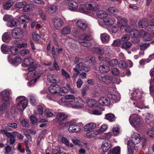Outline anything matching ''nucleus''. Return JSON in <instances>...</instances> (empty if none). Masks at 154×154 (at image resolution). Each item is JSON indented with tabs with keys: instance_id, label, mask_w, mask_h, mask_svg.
Listing matches in <instances>:
<instances>
[{
	"instance_id": "obj_29",
	"label": "nucleus",
	"mask_w": 154,
	"mask_h": 154,
	"mask_svg": "<svg viewBox=\"0 0 154 154\" xmlns=\"http://www.w3.org/2000/svg\"><path fill=\"white\" fill-rule=\"evenodd\" d=\"M99 69V71L102 73H107L110 70L109 66L106 64H103L100 65Z\"/></svg>"
},
{
	"instance_id": "obj_23",
	"label": "nucleus",
	"mask_w": 154,
	"mask_h": 154,
	"mask_svg": "<svg viewBox=\"0 0 154 154\" xmlns=\"http://www.w3.org/2000/svg\"><path fill=\"white\" fill-rule=\"evenodd\" d=\"M9 62L11 64L17 65L19 64L21 62V59L20 57L18 56L15 57L13 60H12L11 57V56L8 57Z\"/></svg>"
},
{
	"instance_id": "obj_50",
	"label": "nucleus",
	"mask_w": 154,
	"mask_h": 154,
	"mask_svg": "<svg viewBox=\"0 0 154 154\" xmlns=\"http://www.w3.org/2000/svg\"><path fill=\"white\" fill-rule=\"evenodd\" d=\"M17 23L12 19L10 21H8L7 23V25L10 27H14L17 26Z\"/></svg>"
},
{
	"instance_id": "obj_54",
	"label": "nucleus",
	"mask_w": 154,
	"mask_h": 154,
	"mask_svg": "<svg viewBox=\"0 0 154 154\" xmlns=\"http://www.w3.org/2000/svg\"><path fill=\"white\" fill-rule=\"evenodd\" d=\"M118 63V61L116 59H112L110 60L109 62V65L112 66H114L117 65Z\"/></svg>"
},
{
	"instance_id": "obj_8",
	"label": "nucleus",
	"mask_w": 154,
	"mask_h": 154,
	"mask_svg": "<svg viewBox=\"0 0 154 154\" xmlns=\"http://www.w3.org/2000/svg\"><path fill=\"white\" fill-rule=\"evenodd\" d=\"M49 91L51 94L62 92L63 93H67L68 90L65 87H63L61 89L60 87L57 84L51 85L49 88Z\"/></svg>"
},
{
	"instance_id": "obj_32",
	"label": "nucleus",
	"mask_w": 154,
	"mask_h": 154,
	"mask_svg": "<svg viewBox=\"0 0 154 154\" xmlns=\"http://www.w3.org/2000/svg\"><path fill=\"white\" fill-rule=\"evenodd\" d=\"M29 20V17L25 15L19 17L17 19L18 21L20 23H23L24 22L28 23Z\"/></svg>"
},
{
	"instance_id": "obj_12",
	"label": "nucleus",
	"mask_w": 154,
	"mask_h": 154,
	"mask_svg": "<svg viewBox=\"0 0 154 154\" xmlns=\"http://www.w3.org/2000/svg\"><path fill=\"white\" fill-rule=\"evenodd\" d=\"M94 52L98 54H103L105 57H107L109 56V52L110 48L108 47H105L103 48H95L93 49Z\"/></svg>"
},
{
	"instance_id": "obj_57",
	"label": "nucleus",
	"mask_w": 154,
	"mask_h": 154,
	"mask_svg": "<svg viewBox=\"0 0 154 154\" xmlns=\"http://www.w3.org/2000/svg\"><path fill=\"white\" fill-rule=\"evenodd\" d=\"M10 50L11 54L13 55H15L18 53V49L15 47H11L10 48Z\"/></svg>"
},
{
	"instance_id": "obj_25",
	"label": "nucleus",
	"mask_w": 154,
	"mask_h": 154,
	"mask_svg": "<svg viewBox=\"0 0 154 154\" xmlns=\"http://www.w3.org/2000/svg\"><path fill=\"white\" fill-rule=\"evenodd\" d=\"M101 133L102 131L100 130H94L86 134V136L88 137L91 138L96 137Z\"/></svg>"
},
{
	"instance_id": "obj_21",
	"label": "nucleus",
	"mask_w": 154,
	"mask_h": 154,
	"mask_svg": "<svg viewBox=\"0 0 154 154\" xmlns=\"http://www.w3.org/2000/svg\"><path fill=\"white\" fill-rule=\"evenodd\" d=\"M131 36L134 38L132 39V41L134 43H137L140 42L139 38H137V37L139 35L140 32L139 31L135 29H133L131 32Z\"/></svg>"
},
{
	"instance_id": "obj_60",
	"label": "nucleus",
	"mask_w": 154,
	"mask_h": 154,
	"mask_svg": "<svg viewBox=\"0 0 154 154\" xmlns=\"http://www.w3.org/2000/svg\"><path fill=\"white\" fill-rule=\"evenodd\" d=\"M21 124L23 127H28L29 126V121L26 119H23L22 120Z\"/></svg>"
},
{
	"instance_id": "obj_64",
	"label": "nucleus",
	"mask_w": 154,
	"mask_h": 154,
	"mask_svg": "<svg viewBox=\"0 0 154 154\" xmlns=\"http://www.w3.org/2000/svg\"><path fill=\"white\" fill-rule=\"evenodd\" d=\"M147 134L152 139H154V131L152 129H149L147 132Z\"/></svg>"
},
{
	"instance_id": "obj_36",
	"label": "nucleus",
	"mask_w": 154,
	"mask_h": 154,
	"mask_svg": "<svg viewBox=\"0 0 154 154\" xmlns=\"http://www.w3.org/2000/svg\"><path fill=\"white\" fill-rule=\"evenodd\" d=\"M71 27L69 26H66L63 28L60 31L61 33L63 35H67L70 33Z\"/></svg>"
},
{
	"instance_id": "obj_14",
	"label": "nucleus",
	"mask_w": 154,
	"mask_h": 154,
	"mask_svg": "<svg viewBox=\"0 0 154 154\" xmlns=\"http://www.w3.org/2000/svg\"><path fill=\"white\" fill-rule=\"evenodd\" d=\"M52 21L54 26V29H57L59 27L63 24V22L62 20L58 17L53 18Z\"/></svg>"
},
{
	"instance_id": "obj_39",
	"label": "nucleus",
	"mask_w": 154,
	"mask_h": 154,
	"mask_svg": "<svg viewBox=\"0 0 154 154\" xmlns=\"http://www.w3.org/2000/svg\"><path fill=\"white\" fill-rule=\"evenodd\" d=\"M107 11L114 15H116L119 12V10L118 8L115 7H111L107 9Z\"/></svg>"
},
{
	"instance_id": "obj_55",
	"label": "nucleus",
	"mask_w": 154,
	"mask_h": 154,
	"mask_svg": "<svg viewBox=\"0 0 154 154\" xmlns=\"http://www.w3.org/2000/svg\"><path fill=\"white\" fill-rule=\"evenodd\" d=\"M138 45L140 47V49L141 50H144L146 49L149 45V44L148 43H146L142 44L139 43Z\"/></svg>"
},
{
	"instance_id": "obj_44",
	"label": "nucleus",
	"mask_w": 154,
	"mask_h": 154,
	"mask_svg": "<svg viewBox=\"0 0 154 154\" xmlns=\"http://www.w3.org/2000/svg\"><path fill=\"white\" fill-rule=\"evenodd\" d=\"M119 66L121 69H125L128 66V64L125 61L122 60L119 62Z\"/></svg>"
},
{
	"instance_id": "obj_28",
	"label": "nucleus",
	"mask_w": 154,
	"mask_h": 154,
	"mask_svg": "<svg viewBox=\"0 0 154 154\" xmlns=\"http://www.w3.org/2000/svg\"><path fill=\"white\" fill-rule=\"evenodd\" d=\"M69 9L71 11H75L78 7L77 3L74 1L69 2L68 4Z\"/></svg>"
},
{
	"instance_id": "obj_31",
	"label": "nucleus",
	"mask_w": 154,
	"mask_h": 154,
	"mask_svg": "<svg viewBox=\"0 0 154 154\" xmlns=\"http://www.w3.org/2000/svg\"><path fill=\"white\" fill-rule=\"evenodd\" d=\"M97 15L98 18L101 19L103 20L104 18L108 16V14L106 12L101 10L97 12Z\"/></svg>"
},
{
	"instance_id": "obj_56",
	"label": "nucleus",
	"mask_w": 154,
	"mask_h": 154,
	"mask_svg": "<svg viewBox=\"0 0 154 154\" xmlns=\"http://www.w3.org/2000/svg\"><path fill=\"white\" fill-rule=\"evenodd\" d=\"M9 103H4L0 106V109L4 112H5L7 110V106Z\"/></svg>"
},
{
	"instance_id": "obj_35",
	"label": "nucleus",
	"mask_w": 154,
	"mask_h": 154,
	"mask_svg": "<svg viewBox=\"0 0 154 154\" xmlns=\"http://www.w3.org/2000/svg\"><path fill=\"white\" fill-rule=\"evenodd\" d=\"M11 36L10 33L6 32L4 33L2 36L3 41L5 42H8L11 39Z\"/></svg>"
},
{
	"instance_id": "obj_34",
	"label": "nucleus",
	"mask_w": 154,
	"mask_h": 154,
	"mask_svg": "<svg viewBox=\"0 0 154 154\" xmlns=\"http://www.w3.org/2000/svg\"><path fill=\"white\" fill-rule=\"evenodd\" d=\"M86 62L88 63L90 66L95 65L97 63L94 57L89 56L86 58Z\"/></svg>"
},
{
	"instance_id": "obj_19",
	"label": "nucleus",
	"mask_w": 154,
	"mask_h": 154,
	"mask_svg": "<svg viewBox=\"0 0 154 154\" xmlns=\"http://www.w3.org/2000/svg\"><path fill=\"white\" fill-rule=\"evenodd\" d=\"M102 81L106 84H109L111 82H115L114 78L112 75H107L103 76H101Z\"/></svg>"
},
{
	"instance_id": "obj_62",
	"label": "nucleus",
	"mask_w": 154,
	"mask_h": 154,
	"mask_svg": "<svg viewBox=\"0 0 154 154\" xmlns=\"http://www.w3.org/2000/svg\"><path fill=\"white\" fill-rule=\"evenodd\" d=\"M32 38L35 41H38L40 38V35L35 32H34L32 34Z\"/></svg>"
},
{
	"instance_id": "obj_58",
	"label": "nucleus",
	"mask_w": 154,
	"mask_h": 154,
	"mask_svg": "<svg viewBox=\"0 0 154 154\" xmlns=\"http://www.w3.org/2000/svg\"><path fill=\"white\" fill-rule=\"evenodd\" d=\"M61 74L66 79L70 77V75L69 74L63 69H61Z\"/></svg>"
},
{
	"instance_id": "obj_30",
	"label": "nucleus",
	"mask_w": 154,
	"mask_h": 154,
	"mask_svg": "<svg viewBox=\"0 0 154 154\" xmlns=\"http://www.w3.org/2000/svg\"><path fill=\"white\" fill-rule=\"evenodd\" d=\"M100 38L102 43H106L108 42L110 39V36L108 34L104 33L100 35Z\"/></svg>"
},
{
	"instance_id": "obj_18",
	"label": "nucleus",
	"mask_w": 154,
	"mask_h": 154,
	"mask_svg": "<svg viewBox=\"0 0 154 154\" xmlns=\"http://www.w3.org/2000/svg\"><path fill=\"white\" fill-rule=\"evenodd\" d=\"M111 142L109 140H104L101 146V149L103 152H106L109 150L111 147Z\"/></svg>"
},
{
	"instance_id": "obj_40",
	"label": "nucleus",
	"mask_w": 154,
	"mask_h": 154,
	"mask_svg": "<svg viewBox=\"0 0 154 154\" xmlns=\"http://www.w3.org/2000/svg\"><path fill=\"white\" fill-rule=\"evenodd\" d=\"M115 116L112 113H108L105 115V119L109 120V122H113L115 120Z\"/></svg>"
},
{
	"instance_id": "obj_48",
	"label": "nucleus",
	"mask_w": 154,
	"mask_h": 154,
	"mask_svg": "<svg viewBox=\"0 0 154 154\" xmlns=\"http://www.w3.org/2000/svg\"><path fill=\"white\" fill-rule=\"evenodd\" d=\"M28 98L32 105L35 106L36 105V101L35 97L32 95H30L28 96Z\"/></svg>"
},
{
	"instance_id": "obj_63",
	"label": "nucleus",
	"mask_w": 154,
	"mask_h": 154,
	"mask_svg": "<svg viewBox=\"0 0 154 154\" xmlns=\"http://www.w3.org/2000/svg\"><path fill=\"white\" fill-rule=\"evenodd\" d=\"M3 19L4 21L8 22L13 19V17L11 15L6 14L4 16Z\"/></svg>"
},
{
	"instance_id": "obj_15",
	"label": "nucleus",
	"mask_w": 154,
	"mask_h": 154,
	"mask_svg": "<svg viewBox=\"0 0 154 154\" xmlns=\"http://www.w3.org/2000/svg\"><path fill=\"white\" fill-rule=\"evenodd\" d=\"M76 26L83 30H85L87 27L86 21L83 19H79L77 20L75 24Z\"/></svg>"
},
{
	"instance_id": "obj_1",
	"label": "nucleus",
	"mask_w": 154,
	"mask_h": 154,
	"mask_svg": "<svg viewBox=\"0 0 154 154\" xmlns=\"http://www.w3.org/2000/svg\"><path fill=\"white\" fill-rule=\"evenodd\" d=\"M143 95L144 93L143 91L138 89L134 90L131 94V99L132 100H136L137 101L136 103L134 102L133 105L136 108L135 109L139 112H140V109L149 108L148 106L141 105L139 103L142 98L143 97Z\"/></svg>"
},
{
	"instance_id": "obj_42",
	"label": "nucleus",
	"mask_w": 154,
	"mask_h": 154,
	"mask_svg": "<svg viewBox=\"0 0 154 154\" xmlns=\"http://www.w3.org/2000/svg\"><path fill=\"white\" fill-rule=\"evenodd\" d=\"M44 114L47 118L52 117L53 116V114L51 111L48 109H46L44 111Z\"/></svg>"
},
{
	"instance_id": "obj_43",
	"label": "nucleus",
	"mask_w": 154,
	"mask_h": 154,
	"mask_svg": "<svg viewBox=\"0 0 154 154\" xmlns=\"http://www.w3.org/2000/svg\"><path fill=\"white\" fill-rule=\"evenodd\" d=\"M13 3L12 1H8L3 4V8L7 10L10 8Z\"/></svg>"
},
{
	"instance_id": "obj_13",
	"label": "nucleus",
	"mask_w": 154,
	"mask_h": 154,
	"mask_svg": "<svg viewBox=\"0 0 154 154\" xmlns=\"http://www.w3.org/2000/svg\"><path fill=\"white\" fill-rule=\"evenodd\" d=\"M103 23L99 22V25L102 26H104V25L106 26L111 25L113 24L115 21V20L114 18H109L108 16L103 19Z\"/></svg>"
},
{
	"instance_id": "obj_27",
	"label": "nucleus",
	"mask_w": 154,
	"mask_h": 154,
	"mask_svg": "<svg viewBox=\"0 0 154 154\" xmlns=\"http://www.w3.org/2000/svg\"><path fill=\"white\" fill-rule=\"evenodd\" d=\"M33 63V60L31 58L29 57L25 59L22 64V66L24 67H28L32 65Z\"/></svg>"
},
{
	"instance_id": "obj_45",
	"label": "nucleus",
	"mask_w": 154,
	"mask_h": 154,
	"mask_svg": "<svg viewBox=\"0 0 154 154\" xmlns=\"http://www.w3.org/2000/svg\"><path fill=\"white\" fill-rule=\"evenodd\" d=\"M85 6L89 9H91L92 10H96L98 8V5L96 4L95 6V7H94L91 4L86 3Z\"/></svg>"
},
{
	"instance_id": "obj_47",
	"label": "nucleus",
	"mask_w": 154,
	"mask_h": 154,
	"mask_svg": "<svg viewBox=\"0 0 154 154\" xmlns=\"http://www.w3.org/2000/svg\"><path fill=\"white\" fill-rule=\"evenodd\" d=\"M120 148L119 146H116L111 150L110 153V154H120Z\"/></svg>"
},
{
	"instance_id": "obj_26",
	"label": "nucleus",
	"mask_w": 154,
	"mask_h": 154,
	"mask_svg": "<svg viewBox=\"0 0 154 154\" xmlns=\"http://www.w3.org/2000/svg\"><path fill=\"white\" fill-rule=\"evenodd\" d=\"M96 126V124L93 122H90L86 124L84 127V131H88L94 129Z\"/></svg>"
},
{
	"instance_id": "obj_37",
	"label": "nucleus",
	"mask_w": 154,
	"mask_h": 154,
	"mask_svg": "<svg viewBox=\"0 0 154 154\" xmlns=\"http://www.w3.org/2000/svg\"><path fill=\"white\" fill-rule=\"evenodd\" d=\"M56 116L57 119L59 121H63L67 117V115L63 112H58Z\"/></svg>"
},
{
	"instance_id": "obj_33",
	"label": "nucleus",
	"mask_w": 154,
	"mask_h": 154,
	"mask_svg": "<svg viewBox=\"0 0 154 154\" xmlns=\"http://www.w3.org/2000/svg\"><path fill=\"white\" fill-rule=\"evenodd\" d=\"M84 66V65L82 63L80 62L76 65L75 67L73 69V70L76 72L79 73V71L83 70Z\"/></svg>"
},
{
	"instance_id": "obj_2",
	"label": "nucleus",
	"mask_w": 154,
	"mask_h": 154,
	"mask_svg": "<svg viewBox=\"0 0 154 154\" xmlns=\"http://www.w3.org/2000/svg\"><path fill=\"white\" fill-rule=\"evenodd\" d=\"M129 120L130 124L136 130H140L142 128L143 119L139 115L136 114H131L129 117Z\"/></svg>"
},
{
	"instance_id": "obj_10",
	"label": "nucleus",
	"mask_w": 154,
	"mask_h": 154,
	"mask_svg": "<svg viewBox=\"0 0 154 154\" xmlns=\"http://www.w3.org/2000/svg\"><path fill=\"white\" fill-rule=\"evenodd\" d=\"M83 126L82 123H76L74 120L72 125L68 128V131L70 133L79 132L81 130V126Z\"/></svg>"
},
{
	"instance_id": "obj_52",
	"label": "nucleus",
	"mask_w": 154,
	"mask_h": 154,
	"mask_svg": "<svg viewBox=\"0 0 154 154\" xmlns=\"http://www.w3.org/2000/svg\"><path fill=\"white\" fill-rule=\"evenodd\" d=\"M9 48L5 44H3L1 47V50L2 52L5 54L9 51Z\"/></svg>"
},
{
	"instance_id": "obj_22",
	"label": "nucleus",
	"mask_w": 154,
	"mask_h": 154,
	"mask_svg": "<svg viewBox=\"0 0 154 154\" xmlns=\"http://www.w3.org/2000/svg\"><path fill=\"white\" fill-rule=\"evenodd\" d=\"M108 92L109 93L108 94L107 97L108 98L112 99L115 101H119L120 100V98L119 95L116 92H115L114 94H112V93H113V91H109Z\"/></svg>"
},
{
	"instance_id": "obj_41",
	"label": "nucleus",
	"mask_w": 154,
	"mask_h": 154,
	"mask_svg": "<svg viewBox=\"0 0 154 154\" xmlns=\"http://www.w3.org/2000/svg\"><path fill=\"white\" fill-rule=\"evenodd\" d=\"M132 44L130 42H123L122 45V48L127 50L129 49L132 46Z\"/></svg>"
},
{
	"instance_id": "obj_53",
	"label": "nucleus",
	"mask_w": 154,
	"mask_h": 154,
	"mask_svg": "<svg viewBox=\"0 0 154 154\" xmlns=\"http://www.w3.org/2000/svg\"><path fill=\"white\" fill-rule=\"evenodd\" d=\"M153 115L150 113H147L146 118V122L147 124H149L150 122V119H152L153 118Z\"/></svg>"
},
{
	"instance_id": "obj_59",
	"label": "nucleus",
	"mask_w": 154,
	"mask_h": 154,
	"mask_svg": "<svg viewBox=\"0 0 154 154\" xmlns=\"http://www.w3.org/2000/svg\"><path fill=\"white\" fill-rule=\"evenodd\" d=\"M30 53V51L28 49H24L22 50L20 52L21 56H24Z\"/></svg>"
},
{
	"instance_id": "obj_6",
	"label": "nucleus",
	"mask_w": 154,
	"mask_h": 154,
	"mask_svg": "<svg viewBox=\"0 0 154 154\" xmlns=\"http://www.w3.org/2000/svg\"><path fill=\"white\" fill-rule=\"evenodd\" d=\"M16 100L17 102V109L21 111H23L27 107L28 101L26 97L20 96L18 97Z\"/></svg>"
},
{
	"instance_id": "obj_3",
	"label": "nucleus",
	"mask_w": 154,
	"mask_h": 154,
	"mask_svg": "<svg viewBox=\"0 0 154 154\" xmlns=\"http://www.w3.org/2000/svg\"><path fill=\"white\" fill-rule=\"evenodd\" d=\"M60 101L71 108L79 109L83 106V100L80 98H75L71 100L66 101L65 98H62Z\"/></svg>"
},
{
	"instance_id": "obj_49",
	"label": "nucleus",
	"mask_w": 154,
	"mask_h": 154,
	"mask_svg": "<svg viewBox=\"0 0 154 154\" xmlns=\"http://www.w3.org/2000/svg\"><path fill=\"white\" fill-rule=\"evenodd\" d=\"M26 5V2H17L15 5V6L18 8H23V9Z\"/></svg>"
},
{
	"instance_id": "obj_11",
	"label": "nucleus",
	"mask_w": 154,
	"mask_h": 154,
	"mask_svg": "<svg viewBox=\"0 0 154 154\" xmlns=\"http://www.w3.org/2000/svg\"><path fill=\"white\" fill-rule=\"evenodd\" d=\"M11 94V91L9 89L3 91L0 94L2 100L5 102L9 103L11 99L10 96Z\"/></svg>"
},
{
	"instance_id": "obj_17",
	"label": "nucleus",
	"mask_w": 154,
	"mask_h": 154,
	"mask_svg": "<svg viewBox=\"0 0 154 154\" xmlns=\"http://www.w3.org/2000/svg\"><path fill=\"white\" fill-rule=\"evenodd\" d=\"M23 33V30L19 28L14 29L11 32L12 35L14 37L18 38L22 37Z\"/></svg>"
},
{
	"instance_id": "obj_61",
	"label": "nucleus",
	"mask_w": 154,
	"mask_h": 154,
	"mask_svg": "<svg viewBox=\"0 0 154 154\" xmlns=\"http://www.w3.org/2000/svg\"><path fill=\"white\" fill-rule=\"evenodd\" d=\"M121 44V40L119 39H117L113 41L112 45L115 47H118L120 46Z\"/></svg>"
},
{
	"instance_id": "obj_20",
	"label": "nucleus",
	"mask_w": 154,
	"mask_h": 154,
	"mask_svg": "<svg viewBox=\"0 0 154 154\" xmlns=\"http://www.w3.org/2000/svg\"><path fill=\"white\" fill-rule=\"evenodd\" d=\"M100 105L102 106H108L110 103V99L108 97H101L98 100Z\"/></svg>"
},
{
	"instance_id": "obj_46",
	"label": "nucleus",
	"mask_w": 154,
	"mask_h": 154,
	"mask_svg": "<svg viewBox=\"0 0 154 154\" xmlns=\"http://www.w3.org/2000/svg\"><path fill=\"white\" fill-rule=\"evenodd\" d=\"M96 102L93 99H89L87 101V103L89 107H92L96 104Z\"/></svg>"
},
{
	"instance_id": "obj_51",
	"label": "nucleus",
	"mask_w": 154,
	"mask_h": 154,
	"mask_svg": "<svg viewBox=\"0 0 154 154\" xmlns=\"http://www.w3.org/2000/svg\"><path fill=\"white\" fill-rule=\"evenodd\" d=\"M57 10V7L56 6H52L49 8L47 10L50 13H54Z\"/></svg>"
},
{
	"instance_id": "obj_4",
	"label": "nucleus",
	"mask_w": 154,
	"mask_h": 154,
	"mask_svg": "<svg viewBox=\"0 0 154 154\" xmlns=\"http://www.w3.org/2000/svg\"><path fill=\"white\" fill-rule=\"evenodd\" d=\"M131 141L128 140L127 142L128 154H133L134 149V144L139 143L140 141V136L137 133H134L131 135Z\"/></svg>"
},
{
	"instance_id": "obj_38",
	"label": "nucleus",
	"mask_w": 154,
	"mask_h": 154,
	"mask_svg": "<svg viewBox=\"0 0 154 154\" xmlns=\"http://www.w3.org/2000/svg\"><path fill=\"white\" fill-rule=\"evenodd\" d=\"M34 5L32 4H27L26 2V5L25 8L22 9V11L23 12H27L32 10L34 8Z\"/></svg>"
},
{
	"instance_id": "obj_16",
	"label": "nucleus",
	"mask_w": 154,
	"mask_h": 154,
	"mask_svg": "<svg viewBox=\"0 0 154 154\" xmlns=\"http://www.w3.org/2000/svg\"><path fill=\"white\" fill-rule=\"evenodd\" d=\"M48 81L52 83H58L60 81L59 77L55 74H49L47 76Z\"/></svg>"
},
{
	"instance_id": "obj_7",
	"label": "nucleus",
	"mask_w": 154,
	"mask_h": 154,
	"mask_svg": "<svg viewBox=\"0 0 154 154\" xmlns=\"http://www.w3.org/2000/svg\"><path fill=\"white\" fill-rule=\"evenodd\" d=\"M92 38V36L88 34H83L79 38L78 41L79 43L82 46L88 47L91 45V43L86 41L90 40Z\"/></svg>"
},
{
	"instance_id": "obj_5",
	"label": "nucleus",
	"mask_w": 154,
	"mask_h": 154,
	"mask_svg": "<svg viewBox=\"0 0 154 154\" xmlns=\"http://www.w3.org/2000/svg\"><path fill=\"white\" fill-rule=\"evenodd\" d=\"M138 24L140 28H145L149 31H154V19L152 20L149 25L146 19L140 20H139Z\"/></svg>"
},
{
	"instance_id": "obj_9",
	"label": "nucleus",
	"mask_w": 154,
	"mask_h": 154,
	"mask_svg": "<svg viewBox=\"0 0 154 154\" xmlns=\"http://www.w3.org/2000/svg\"><path fill=\"white\" fill-rule=\"evenodd\" d=\"M40 65L38 64L36 66H33L29 68L28 70L29 72L27 73V77L26 79L27 80H29L31 78H33L36 76V78L38 79L40 76L41 74L36 71H34L36 67L39 66Z\"/></svg>"
},
{
	"instance_id": "obj_24",
	"label": "nucleus",
	"mask_w": 154,
	"mask_h": 154,
	"mask_svg": "<svg viewBox=\"0 0 154 154\" xmlns=\"http://www.w3.org/2000/svg\"><path fill=\"white\" fill-rule=\"evenodd\" d=\"M117 25L119 27L122 29L126 26L127 25V22L124 19H122L120 17H117Z\"/></svg>"
}]
</instances>
